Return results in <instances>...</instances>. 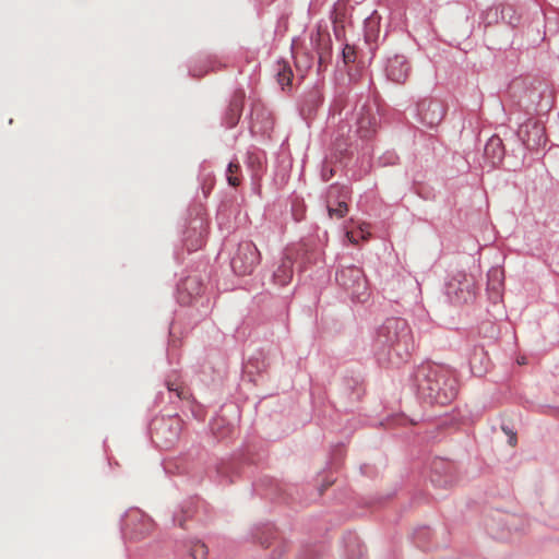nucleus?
<instances>
[{"label":"nucleus","instance_id":"nucleus-1","mask_svg":"<svg viewBox=\"0 0 559 559\" xmlns=\"http://www.w3.org/2000/svg\"><path fill=\"white\" fill-rule=\"evenodd\" d=\"M373 348L380 364L400 366L407 361L415 348L411 326L401 318L386 319L377 329Z\"/></svg>","mask_w":559,"mask_h":559},{"label":"nucleus","instance_id":"nucleus-2","mask_svg":"<svg viewBox=\"0 0 559 559\" xmlns=\"http://www.w3.org/2000/svg\"><path fill=\"white\" fill-rule=\"evenodd\" d=\"M415 380L418 393L430 403L445 405L456 396L454 379L440 366H420L416 371Z\"/></svg>","mask_w":559,"mask_h":559},{"label":"nucleus","instance_id":"nucleus-3","mask_svg":"<svg viewBox=\"0 0 559 559\" xmlns=\"http://www.w3.org/2000/svg\"><path fill=\"white\" fill-rule=\"evenodd\" d=\"M337 283L350 295L353 300L365 302L370 293L368 282L360 267L350 265L341 269L336 273Z\"/></svg>","mask_w":559,"mask_h":559},{"label":"nucleus","instance_id":"nucleus-4","mask_svg":"<svg viewBox=\"0 0 559 559\" xmlns=\"http://www.w3.org/2000/svg\"><path fill=\"white\" fill-rule=\"evenodd\" d=\"M261 253L251 241H242L231 258V269L238 275H248L259 264Z\"/></svg>","mask_w":559,"mask_h":559},{"label":"nucleus","instance_id":"nucleus-5","mask_svg":"<svg viewBox=\"0 0 559 559\" xmlns=\"http://www.w3.org/2000/svg\"><path fill=\"white\" fill-rule=\"evenodd\" d=\"M474 278L460 273L447 284V295L454 304H465L474 297Z\"/></svg>","mask_w":559,"mask_h":559},{"label":"nucleus","instance_id":"nucleus-6","mask_svg":"<svg viewBox=\"0 0 559 559\" xmlns=\"http://www.w3.org/2000/svg\"><path fill=\"white\" fill-rule=\"evenodd\" d=\"M355 119V132L361 139H370L377 129V120L374 115L371 112V107L367 104H362L356 108L354 114Z\"/></svg>","mask_w":559,"mask_h":559},{"label":"nucleus","instance_id":"nucleus-7","mask_svg":"<svg viewBox=\"0 0 559 559\" xmlns=\"http://www.w3.org/2000/svg\"><path fill=\"white\" fill-rule=\"evenodd\" d=\"M349 191L345 187L331 186L328 191V211L331 217L342 218L346 215L348 206L346 200Z\"/></svg>","mask_w":559,"mask_h":559},{"label":"nucleus","instance_id":"nucleus-8","mask_svg":"<svg viewBox=\"0 0 559 559\" xmlns=\"http://www.w3.org/2000/svg\"><path fill=\"white\" fill-rule=\"evenodd\" d=\"M420 121L427 127L438 126L444 116L442 104L433 99H423L417 105Z\"/></svg>","mask_w":559,"mask_h":559},{"label":"nucleus","instance_id":"nucleus-9","mask_svg":"<svg viewBox=\"0 0 559 559\" xmlns=\"http://www.w3.org/2000/svg\"><path fill=\"white\" fill-rule=\"evenodd\" d=\"M519 135L530 150H535L546 144L544 128L536 122H528L522 126L519 130Z\"/></svg>","mask_w":559,"mask_h":559},{"label":"nucleus","instance_id":"nucleus-10","mask_svg":"<svg viewBox=\"0 0 559 559\" xmlns=\"http://www.w3.org/2000/svg\"><path fill=\"white\" fill-rule=\"evenodd\" d=\"M408 72L409 67L403 56H394L393 58L389 59L386 73L391 81L403 83L407 79Z\"/></svg>","mask_w":559,"mask_h":559},{"label":"nucleus","instance_id":"nucleus-11","mask_svg":"<svg viewBox=\"0 0 559 559\" xmlns=\"http://www.w3.org/2000/svg\"><path fill=\"white\" fill-rule=\"evenodd\" d=\"M485 157L492 166L500 164L504 156V148L499 136H491L485 145Z\"/></svg>","mask_w":559,"mask_h":559},{"label":"nucleus","instance_id":"nucleus-12","mask_svg":"<svg viewBox=\"0 0 559 559\" xmlns=\"http://www.w3.org/2000/svg\"><path fill=\"white\" fill-rule=\"evenodd\" d=\"M293 260L289 257H284L276 270L273 272V282L278 286H285L293 278Z\"/></svg>","mask_w":559,"mask_h":559},{"label":"nucleus","instance_id":"nucleus-13","mask_svg":"<svg viewBox=\"0 0 559 559\" xmlns=\"http://www.w3.org/2000/svg\"><path fill=\"white\" fill-rule=\"evenodd\" d=\"M293 75V70L287 62L282 61L277 63L276 78L282 88L290 85Z\"/></svg>","mask_w":559,"mask_h":559},{"label":"nucleus","instance_id":"nucleus-14","mask_svg":"<svg viewBox=\"0 0 559 559\" xmlns=\"http://www.w3.org/2000/svg\"><path fill=\"white\" fill-rule=\"evenodd\" d=\"M227 181L231 187H238L241 182L240 165L236 162H230L227 168Z\"/></svg>","mask_w":559,"mask_h":559},{"label":"nucleus","instance_id":"nucleus-15","mask_svg":"<svg viewBox=\"0 0 559 559\" xmlns=\"http://www.w3.org/2000/svg\"><path fill=\"white\" fill-rule=\"evenodd\" d=\"M190 556L192 559H206L207 547L200 540L192 542L190 546Z\"/></svg>","mask_w":559,"mask_h":559},{"label":"nucleus","instance_id":"nucleus-16","mask_svg":"<svg viewBox=\"0 0 559 559\" xmlns=\"http://www.w3.org/2000/svg\"><path fill=\"white\" fill-rule=\"evenodd\" d=\"M343 59L345 63L355 62L357 58L356 48L353 45L345 44L343 48Z\"/></svg>","mask_w":559,"mask_h":559},{"label":"nucleus","instance_id":"nucleus-17","mask_svg":"<svg viewBox=\"0 0 559 559\" xmlns=\"http://www.w3.org/2000/svg\"><path fill=\"white\" fill-rule=\"evenodd\" d=\"M230 111H231V116H230V120L228 123L230 127H234L237 123V120H238V118L240 116V111H241L240 99H235L231 102Z\"/></svg>","mask_w":559,"mask_h":559},{"label":"nucleus","instance_id":"nucleus-18","mask_svg":"<svg viewBox=\"0 0 559 559\" xmlns=\"http://www.w3.org/2000/svg\"><path fill=\"white\" fill-rule=\"evenodd\" d=\"M181 289L190 292L191 289H198L195 294H199L200 285L195 277H188L181 284Z\"/></svg>","mask_w":559,"mask_h":559},{"label":"nucleus","instance_id":"nucleus-19","mask_svg":"<svg viewBox=\"0 0 559 559\" xmlns=\"http://www.w3.org/2000/svg\"><path fill=\"white\" fill-rule=\"evenodd\" d=\"M167 385H168V390H169V391H175V392L177 393V396H178L179 399H183V397H186V395H185V393H183V389H182V388H179V386H176V388H175V386H174V385H175L174 383H168Z\"/></svg>","mask_w":559,"mask_h":559},{"label":"nucleus","instance_id":"nucleus-20","mask_svg":"<svg viewBox=\"0 0 559 559\" xmlns=\"http://www.w3.org/2000/svg\"><path fill=\"white\" fill-rule=\"evenodd\" d=\"M346 236H347V238L349 239V241H350L352 243H357V240H356V238L354 237V233H353V231H347Z\"/></svg>","mask_w":559,"mask_h":559},{"label":"nucleus","instance_id":"nucleus-21","mask_svg":"<svg viewBox=\"0 0 559 559\" xmlns=\"http://www.w3.org/2000/svg\"><path fill=\"white\" fill-rule=\"evenodd\" d=\"M509 443H510L512 447H514V445H515V443H516V437H515V435H514V433H512V435L510 436Z\"/></svg>","mask_w":559,"mask_h":559},{"label":"nucleus","instance_id":"nucleus-22","mask_svg":"<svg viewBox=\"0 0 559 559\" xmlns=\"http://www.w3.org/2000/svg\"><path fill=\"white\" fill-rule=\"evenodd\" d=\"M360 233H361V238L362 239H366V235L365 234L369 235V233L366 231L365 228H362V227H360Z\"/></svg>","mask_w":559,"mask_h":559},{"label":"nucleus","instance_id":"nucleus-23","mask_svg":"<svg viewBox=\"0 0 559 559\" xmlns=\"http://www.w3.org/2000/svg\"><path fill=\"white\" fill-rule=\"evenodd\" d=\"M250 366H251V364H250V362H248V364L246 365V369H247V371H248V372H251V371L249 370Z\"/></svg>","mask_w":559,"mask_h":559},{"label":"nucleus","instance_id":"nucleus-24","mask_svg":"<svg viewBox=\"0 0 559 559\" xmlns=\"http://www.w3.org/2000/svg\"><path fill=\"white\" fill-rule=\"evenodd\" d=\"M334 33H335V34H337V33H338V29H337V27H336V26L334 27Z\"/></svg>","mask_w":559,"mask_h":559}]
</instances>
